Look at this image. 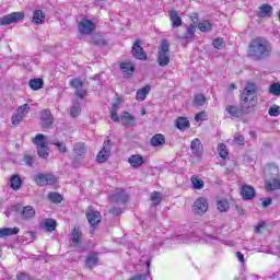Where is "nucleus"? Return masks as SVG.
<instances>
[{
  "label": "nucleus",
  "mask_w": 280,
  "mask_h": 280,
  "mask_svg": "<svg viewBox=\"0 0 280 280\" xmlns=\"http://www.w3.org/2000/svg\"><path fill=\"white\" fill-rule=\"evenodd\" d=\"M119 103H114L112 106L110 119L112 121H119V116L117 115V108Z\"/></svg>",
  "instance_id": "obj_43"
},
{
  "label": "nucleus",
  "mask_w": 280,
  "mask_h": 280,
  "mask_svg": "<svg viewBox=\"0 0 280 280\" xmlns=\"http://www.w3.org/2000/svg\"><path fill=\"white\" fill-rule=\"evenodd\" d=\"M247 54L255 62H261V60L270 58L272 45L264 37H256L249 43Z\"/></svg>",
  "instance_id": "obj_2"
},
{
  "label": "nucleus",
  "mask_w": 280,
  "mask_h": 280,
  "mask_svg": "<svg viewBox=\"0 0 280 280\" xmlns=\"http://www.w3.org/2000/svg\"><path fill=\"white\" fill-rule=\"evenodd\" d=\"M16 279L18 280H32V278L30 277V275H27L26 272H20L16 275Z\"/></svg>",
  "instance_id": "obj_53"
},
{
  "label": "nucleus",
  "mask_w": 280,
  "mask_h": 280,
  "mask_svg": "<svg viewBox=\"0 0 280 280\" xmlns=\"http://www.w3.org/2000/svg\"><path fill=\"white\" fill-rule=\"evenodd\" d=\"M56 226H57V223H56V220H54V219H46L43 222V228L48 233H51L52 231H56Z\"/></svg>",
  "instance_id": "obj_28"
},
{
  "label": "nucleus",
  "mask_w": 280,
  "mask_h": 280,
  "mask_svg": "<svg viewBox=\"0 0 280 280\" xmlns=\"http://www.w3.org/2000/svg\"><path fill=\"white\" fill-rule=\"evenodd\" d=\"M190 36H194L196 34V25L194 24H190L188 27H187V31H186Z\"/></svg>",
  "instance_id": "obj_56"
},
{
  "label": "nucleus",
  "mask_w": 280,
  "mask_h": 280,
  "mask_svg": "<svg viewBox=\"0 0 280 280\" xmlns=\"http://www.w3.org/2000/svg\"><path fill=\"white\" fill-rule=\"evenodd\" d=\"M170 21L173 28L180 27V25H183V19H180V15H178V11L176 10L170 11Z\"/></svg>",
  "instance_id": "obj_19"
},
{
  "label": "nucleus",
  "mask_w": 280,
  "mask_h": 280,
  "mask_svg": "<svg viewBox=\"0 0 280 280\" xmlns=\"http://www.w3.org/2000/svg\"><path fill=\"white\" fill-rule=\"evenodd\" d=\"M234 142H236L237 145H244V143H245L244 136H235L234 137Z\"/></svg>",
  "instance_id": "obj_54"
},
{
  "label": "nucleus",
  "mask_w": 280,
  "mask_h": 280,
  "mask_svg": "<svg viewBox=\"0 0 280 280\" xmlns=\"http://www.w3.org/2000/svg\"><path fill=\"white\" fill-rule=\"evenodd\" d=\"M128 163L132 167H141L143 165V156H141V155H131L128 159Z\"/></svg>",
  "instance_id": "obj_25"
},
{
  "label": "nucleus",
  "mask_w": 280,
  "mask_h": 280,
  "mask_svg": "<svg viewBox=\"0 0 280 280\" xmlns=\"http://www.w3.org/2000/svg\"><path fill=\"white\" fill-rule=\"evenodd\" d=\"M241 196L243 200H253V198H255V188H253V186L243 185Z\"/></svg>",
  "instance_id": "obj_16"
},
{
  "label": "nucleus",
  "mask_w": 280,
  "mask_h": 280,
  "mask_svg": "<svg viewBox=\"0 0 280 280\" xmlns=\"http://www.w3.org/2000/svg\"><path fill=\"white\" fill-rule=\"evenodd\" d=\"M79 32L80 34H84L85 36H89L90 34H93L95 32V24L91 20H82L79 22Z\"/></svg>",
  "instance_id": "obj_9"
},
{
  "label": "nucleus",
  "mask_w": 280,
  "mask_h": 280,
  "mask_svg": "<svg viewBox=\"0 0 280 280\" xmlns=\"http://www.w3.org/2000/svg\"><path fill=\"white\" fill-rule=\"evenodd\" d=\"M131 54L137 60H148V55L143 51V47H141V40L136 39L132 45Z\"/></svg>",
  "instance_id": "obj_10"
},
{
  "label": "nucleus",
  "mask_w": 280,
  "mask_h": 280,
  "mask_svg": "<svg viewBox=\"0 0 280 280\" xmlns=\"http://www.w3.org/2000/svg\"><path fill=\"white\" fill-rule=\"evenodd\" d=\"M189 126V120L187 118L178 117L176 119V128H178V130H187Z\"/></svg>",
  "instance_id": "obj_30"
},
{
  "label": "nucleus",
  "mask_w": 280,
  "mask_h": 280,
  "mask_svg": "<svg viewBox=\"0 0 280 280\" xmlns=\"http://www.w3.org/2000/svg\"><path fill=\"white\" fill-rule=\"evenodd\" d=\"M151 200L153 202V207H156L158 205H161V201L163 200L161 198V192L151 194Z\"/></svg>",
  "instance_id": "obj_47"
},
{
  "label": "nucleus",
  "mask_w": 280,
  "mask_h": 280,
  "mask_svg": "<svg viewBox=\"0 0 280 280\" xmlns=\"http://www.w3.org/2000/svg\"><path fill=\"white\" fill-rule=\"evenodd\" d=\"M120 121H121V124H122V126H124L125 128H132V126L136 125V122H135V116H131V114L128 113V112H125V113L121 115Z\"/></svg>",
  "instance_id": "obj_18"
},
{
  "label": "nucleus",
  "mask_w": 280,
  "mask_h": 280,
  "mask_svg": "<svg viewBox=\"0 0 280 280\" xmlns=\"http://www.w3.org/2000/svg\"><path fill=\"white\" fill-rule=\"evenodd\" d=\"M70 86L74 89L75 95L80 97V100L84 98V95H86V89H84V82H82L80 79H72L70 81Z\"/></svg>",
  "instance_id": "obj_11"
},
{
  "label": "nucleus",
  "mask_w": 280,
  "mask_h": 280,
  "mask_svg": "<svg viewBox=\"0 0 280 280\" xmlns=\"http://www.w3.org/2000/svg\"><path fill=\"white\" fill-rule=\"evenodd\" d=\"M82 108L80 103H74L70 109L71 117H78L81 113Z\"/></svg>",
  "instance_id": "obj_42"
},
{
  "label": "nucleus",
  "mask_w": 280,
  "mask_h": 280,
  "mask_svg": "<svg viewBox=\"0 0 280 280\" xmlns=\"http://www.w3.org/2000/svg\"><path fill=\"white\" fill-rule=\"evenodd\" d=\"M113 148V143H110V139L108 137L104 140L103 148L98 152L96 156L97 163H106L110 158V150Z\"/></svg>",
  "instance_id": "obj_5"
},
{
  "label": "nucleus",
  "mask_w": 280,
  "mask_h": 280,
  "mask_svg": "<svg viewBox=\"0 0 280 280\" xmlns=\"http://www.w3.org/2000/svg\"><path fill=\"white\" fill-rule=\"evenodd\" d=\"M33 143L37 145V154L39 159H47L49 156V143L43 133H37L33 139Z\"/></svg>",
  "instance_id": "obj_3"
},
{
  "label": "nucleus",
  "mask_w": 280,
  "mask_h": 280,
  "mask_svg": "<svg viewBox=\"0 0 280 280\" xmlns=\"http://www.w3.org/2000/svg\"><path fill=\"white\" fill-rule=\"evenodd\" d=\"M36 215V210H34V207L26 206L22 210V218L23 220H32Z\"/></svg>",
  "instance_id": "obj_23"
},
{
  "label": "nucleus",
  "mask_w": 280,
  "mask_h": 280,
  "mask_svg": "<svg viewBox=\"0 0 280 280\" xmlns=\"http://www.w3.org/2000/svg\"><path fill=\"white\" fill-rule=\"evenodd\" d=\"M257 106V86L255 83H247L241 95V108L235 105H228L225 110L234 119L242 117V114L252 113Z\"/></svg>",
  "instance_id": "obj_1"
},
{
  "label": "nucleus",
  "mask_w": 280,
  "mask_h": 280,
  "mask_svg": "<svg viewBox=\"0 0 280 280\" xmlns=\"http://www.w3.org/2000/svg\"><path fill=\"white\" fill-rule=\"evenodd\" d=\"M28 86L32 91H40L45 86V81L40 78L31 79L28 81Z\"/></svg>",
  "instance_id": "obj_20"
},
{
  "label": "nucleus",
  "mask_w": 280,
  "mask_h": 280,
  "mask_svg": "<svg viewBox=\"0 0 280 280\" xmlns=\"http://www.w3.org/2000/svg\"><path fill=\"white\" fill-rule=\"evenodd\" d=\"M261 229H264V223H259L255 226V233H261Z\"/></svg>",
  "instance_id": "obj_60"
},
{
  "label": "nucleus",
  "mask_w": 280,
  "mask_h": 280,
  "mask_svg": "<svg viewBox=\"0 0 280 280\" xmlns=\"http://www.w3.org/2000/svg\"><path fill=\"white\" fill-rule=\"evenodd\" d=\"M191 185L195 189H203L205 188V182L197 176H192L190 178Z\"/></svg>",
  "instance_id": "obj_35"
},
{
  "label": "nucleus",
  "mask_w": 280,
  "mask_h": 280,
  "mask_svg": "<svg viewBox=\"0 0 280 280\" xmlns=\"http://www.w3.org/2000/svg\"><path fill=\"white\" fill-rule=\"evenodd\" d=\"M159 67H167L170 65V43L167 39H162L160 50L158 51Z\"/></svg>",
  "instance_id": "obj_4"
},
{
  "label": "nucleus",
  "mask_w": 280,
  "mask_h": 280,
  "mask_svg": "<svg viewBox=\"0 0 280 280\" xmlns=\"http://www.w3.org/2000/svg\"><path fill=\"white\" fill-rule=\"evenodd\" d=\"M236 209H237L240 215H244V213H246V211L244 209L240 208L238 206H236Z\"/></svg>",
  "instance_id": "obj_63"
},
{
  "label": "nucleus",
  "mask_w": 280,
  "mask_h": 280,
  "mask_svg": "<svg viewBox=\"0 0 280 280\" xmlns=\"http://www.w3.org/2000/svg\"><path fill=\"white\" fill-rule=\"evenodd\" d=\"M207 209H209V202L205 197H199L192 205V213L195 215H205Z\"/></svg>",
  "instance_id": "obj_6"
},
{
  "label": "nucleus",
  "mask_w": 280,
  "mask_h": 280,
  "mask_svg": "<svg viewBox=\"0 0 280 280\" xmlns=\"http://www.w3.org/2000/svg\"><path fill=\"white\" fill-rule=\"evenodd\" d=\"M82 240V232L74 228L70 234V242L74 248H80V241Z\"/></svg>",
  "instance_id": "obj_17"
},
{
  "label": "nucleus",
  "mask_w": 280,
  "mask_h": 280,
  "mask_svg": "<svg viewBox=\"0 0 280 280\" xmlns=\"http://www.w3.org/2000/svg\"><path fill=\"white\" fill-rule=\"evenodd\" d=\"M86 218L91 226H96V224L102 222V214L100 211L93 210L91 208L86 211Z\"/></svg>",
  "instance_id": "obj_13"
},
{
  "label": "nucleus",
  "mask_w": 280,
  "mask_h": 280,
  "mask_svg": "<svg viewBox=\"0 0 280 280\" xmlns=\"http://www.w3.org/2000/svg\"><path fill=\"white\" fill-rule=\"evenodd\" d=\"M190 150H191V154H194V156H202V154L205 152V147L202 145V142L200 141V139L195 138L190 142Z\"/></svg>",
  "instance_id": "obj_14"
},
{
  "label": "nucleus",
  "mask_w": 280,
  "mask_h": 280,
  "mask_svg": "<svg viewBox=\"0 0 280 280\" xmlns=\"http://www.w3.org/2000/svg\"><path fill=\"white\" fill-rule=\"evenodd\" d=\"M270 170H271V172H273V175H275V176H278V174H279V168H277L275 165H271V166H270Z\"/></svg>",
  "instance_id": "obj_61"
},
{
  "label": "nucleus",
  "mask_w": 280,
  "mask_h": 280,
  "mask_svg": "<svg viewBox=\"0 0 280 280\" xmlns=\"http://www.w3.org/2000/svg\"><path fill=\"white\" fill-rule=\"evenodd\" d=\"M217 207L221 213H225L231 208V203H229V200L222 199L217 202Z\"/></svg>",
  "instance_id": "obj_33"
},
{
  "label": "nucleus",
  "mask_w": 280,
  "mask_h": 280,
  "mask_svg": "<svg viewBox=\"0 0 280 280\" xmlns=\"http://www.w3.org/2000/svg\"><path fill=\"white\" fill-rule=\"evenodd\" d=\"M45 22V13H43V10H36L33 13V23L35 25H42V23Z\"/></svg>",
  "instance_id": "obj_27"
},
{
  "label": "nucleus",
  "mask_w": 280,
  "mask_h": 280,
  "mask_svg": "<svg viewBox=\"0 0 280 280\" xmlns=\"http://www.w3.org/2000/svg\"><path fill=\"white\" fill-rule=\"evenodd\" d=\"M42 127L51 128L54 126V117L51 116V112L49 109L42 110L40 116Z\"/></svg>",
  "instance_id": "obj_15"
},
{
  "label": "nucleus",
  "mask_w": 280,
  "mask_h": 280,
  "mask_svg": "<svg viewBox=\"0 0 280 280\" xmlns=\"http://www.w3.org/2000/svg\"><path fill=\"white\" fill-rule=\"evenodd\" d=\"M270 14H272V7L269 4H265L260 8L258 16L260 18L270 16Z\"/></svg>",
  "instance_id": "obj_36"
},
{
  "label": "nucleus",
  "mask_w": 280,
  "mask_h": 280,
  "mask_svg": "<svg viewBox=\"0 0 280 280\" xmlns=\"http://www.w3.org/2000/svg\"><path fill=\"white\" fill-rule=\"evenodd\" d=\"M235 89H237V85H235V83H231V84L229 85V90H230V91H235Z\"/></svg>",
  "instance_id": "obj_64"
},
{
  "label": "nucleus",
  "mask_w": 280,
  "mask_h": 280,
  "mask_svg": "<svg viewBox=\"0 0 280 280\" xmlns=\"http://www.w3.org/2000/svg\"><path fill=\"white\" fill-rule=\"evenodd\" d=\"M109 213H112V215H121V210L119 208H112Z\"/></svg>",
  "instance_id": "obj_57"
},
{
  "label": "nucleus",
  "mask_w": 280,
  "mask_h": 280,
  "mask_svg": "<svg viewBox=\"0 0 280 280\" xmlns=\"http://www.w3.org/2000/svg\"><path fill=\"white\" fill-rule=\"evenodd\" d=\"M120 69L122 73H126L127 78H130L135 73V63L130 61H125L120 63Z\"/></svg>",
  "instance_id": "obj_21"
},
{
  "label": "nucleus",
  "mask_w": 280,
  "mask_h": 280,
  "mask_svg": "<svg viewBox=\"0 0 280 280\" xmlns=\"http://www.w3.org/2000/svg\"><path fill=\"white\" fill-rule=\"evenodd\" d=\"M205 102H207V97H205V94H197L194 98L195 106H205Z\"/></svg>",
  "instance_id": "obj_41"
},
{
  "label": "nucleus",
  "mask_w": 280,
  "mask_h": 280,
  "mask_svg": "<svg viewBox=\"0 0 280 280\" xmlns=\"http://www.w3.org/2000/svg\"><path fill=\"white\" fill-rule=\"evenodd\" d=\"M11 188L14 189V191H19L21 189V185H23V182L21 180V176L13 175L10 180Z\"/></svg>",
  "instance_id": "obj_29"
},
{
  "label": "nucleus",
  "mask_w": 280,
  "mask_h": 280,
  "mask_svg": "<svg viewBox=\"0 0 280 280\" xmlns=\"http://www.w3.org/2000/svg\"><path fill=\"white\" fill-rule=\"evenodd\" d=\"M270 205H272V199L271 198H265L262 200V209H268V207H270Z\"/></svg>",
  "instance_id": "obj_55"
},
{
  "label": "nucleus",
  "mask_w": 280,
  "mask_h": 280,
  "mask_svg": "<svg viewBox=\"0 0 280 280\" xmlns=\"http://www.w3.org/2000/svg\"><path fill=\"white\" fill-rule=\"evenodd\" d=\"M191 21H192V25H198V13H194L190 16Z\"/></svg>",
  "instance_id": "obj_58"
},
{
  "label": "nucleus",
  "mask_w": 280,
  "mask_h": 280,
  "mask_svg": "<svg viewBox=\"0 0 280 280\" xmlns=\"http://www.w3.org/2000/svg\"><path fill=\"white\" fill-rule=\"evenodd\" d=\"M110 198L113 202H116L117 205H126L128 202V194L120 188L116 189V191L110 195Z\"/></svg>",
  "instance_id": "obj_12"
},
{
  "label": "nucleus",
  "mask_w": 280,
  "mask_h": 280,
  "mask_svg": "<svg viewBox=\"0 0 280 280\" xmlns=\"http://www.w3.org/2000/svg\"><path fill=\"white\" fill-rule=\"evenodd\" d=\"M200 32H211L213 30V24L209 21H202L198 24Z\"/></svg>",
  "instance_id": "obj_38"
},
{
  "label": "nucleus",
  "mask_w": 280,
  "mask_h": 280,
  "mask_svg": "<svg viewBox=\"0 0 280 280\" xmlns=\"http://www.w3.org/2000/svg\"><path fill=\"white\" fill-rule=\"evenodd\" d=\"M48 199L50 200V202L58 205V203L62 202V195H60L58 192H50L48 195Z\"/></svg>",
  "instance_id": "obj_40"
},
{
  "label": "nucleus",
  "mask_w": 280,
  "mask_h": 280,
  "mask_svg": "<svg viewBox=\"0 0 280 280\" xmlns=\"http://www.w3.org/2000/svg\"><path fill=\"white\" fill-rule=\"evenodd\" d=\"M236 257H237L238 261H241V264H244V254L237 252Z\"/></svg>",
  "instance_id": "obj_59"
},
{
  "label": "nucleus",
  "mask_w": 280,
  "mask_h": 280,
  "mask_svg": "<svg viewBox=\"0 0 280 280\" xmlns=\"http://www.w3.org/2000/svg\"><path fill=\"white\" fill-rule=\"evenodd\" d=\"M150 85H147L140 90L137 91L136 98L139 100L140 102H143L145 97H148V94L150 93Z\"/></svg>",
  "instance_id": "obj_31"
},
{
  "label": "nucleus",
  "mask_w": 280,
  "mask_h": 280,
  "mask_svg": "<svg viewBox=\"0 0 280 280\" xmlns=\"http://www.w3.org/2000/svg\"><path fill=\"white\" fill-rule=\"evenodd\" d=\"M266 189L267 191L280 189V180L278 178H273L271 182L266 183Z\"/></svg>",
  "instance_id": "obj_34"
},
{
  "label": "nucleus",
  "mask_w": 280,
  "mask_h": 280,
  "mask_svg": "<svg viewBox=\"0 0 280 280\" xmlns=\"http://www.w3.org/2000/svg\"><path fill=\"white\" fill-rule=\"evenodd\" d=\"M269 92L271 93V95L279 96L280 95V83H272L269 86Z\"/></svg>",
  "instance_id": "obj_46"
},
{
  "label": "nucleus",
  "mask_w": 280,
  "mask_h": 280,
  "mask_svg": "<svg viewBox=\"0 0 280 280\" xmlns=\"http://www.w3.org/2000/svg\"><path fill=\"white\" fill-rule=\"evenodd\" d=\"M270 117H279L280 115V106L279 105H271L268 110Z\"/></svg>",
  "instance_id": "obj_45"
},
{
  "label": "nucleus",
  "mask_w": 280,
  "mask_h": 280,
  "mask_svg": "<svg viewBox=\"0 0 280 280\" xmlns=\"http://www.w3.org/2000/svg\"><path fill=\"white\" fill-rule=\"evenodd\" d=\"M34 180L36 185H38L39 187H45L47 185H56L57 179H56V176L52 174L39 173L35 175Z\"/></svg>",
  "instance_id": "obj_7"
},
{
  "label": "nucleus",
  "mask_w": 280,
  "mask_h": 280,
  "mask_svg": "<svg viewBox=\"0 0 280 280\" xmlns=\"http://www.w3.org/2000/svg\"><path fill=\"white\" fill-rule=\"evenodd\" d=\"M97 261H98L97 254H90L86 257L85 264L88 268H95V266H97Z\"/></svg>",
  "instance_id": "obj_32"
},
{
  "label": "nucleus",
  "mask_w": 280,
  "mask_h": 280,
  "mask_svg": "<svg viewBox=\"0 0 280 280\" xmlns=\"http://www.w3.org/2000/svg\"><path fill=\"white\" fill-rule=\"evenodd\" d=\"M212 45L215 49H224L225 47L224 39L220 37L213 39Z\"/></svg>",
  "instance_id": "obj_48"
},
{
  "label": "nucleus",
  "mask_w": 280,
  "mask_h": 280,
  "mask_svg": "<svg viewBox=\"0 0 280 280\" xmlns=\"http://www.w3.org/2000/svg\"><path fill=\"white\" fill-rule=\"evenodd\" d=\"M23 19H25V13L13 12L0 18V25H12V23H19V21H23Z\"/></svg>",
  "instance_id": "obj_8"
},
{
  "label": "nucleus",
  "mask_w": 280,
  "mask_h": 280,
  "mask_svg": "<svg viewBox=\"0 0 280 280\" xmlns=\"http://www.w3.org/2000/svg\"><path fill=\"white\" fill-rule=\"evenodd\" d=\"M150 144L153 148H159V145L165 144V136H163L161 133H156L155 136H153L151 138Z\"/></svg>",
  "instance_id": "obj_22"
},
{
  "label": "nucleus",
  "mask_w": 280,
  "mask_h": 280,
  "mask_svg": "<svg viewBox=\"0 0 280 280\" xmlns=\"http://www.w3.org/2000/svg\"><path fill=\"white\" fill-rule=\"evenodd\" d=\"M21 230L19 228L0 229V237H8L10 235H18Z\"/></svg>",
  "instance_id": "obj_26"
},
{
  "label": "nucleus",
  "mask_w": 280,
  "mask_h": 280,
  "mask_svg": "<svg viewBox=\"0 0 280 280\" xmlns=\"http://www.w3.org/2000/svg\"><path fill=\"white\" fill-rule=\"evenodd\" d=\"M23 163L26 167H34V163H36V155L30 152H25L23 156Z\"/></svg>",
  "instance_id": "obj_24"
},
{
  "label": "nucleus",
  "mask_w": 280,
  "mask_h": 280,
  "mask_svg": "<svg viewBox=\"0 0 280 280\" xmlns=\"http://www.w3.org/2000/svg\"><path fill=\"white\" fill-rule=\"evenodd\" d=\"M18 113H20V115H27V113H30V104H23L22 106H20L18 108Z\"/></svg>",
  "instance_id": "obj_50"
},
{
  "label": "nucleus",
  "mask_w": 280,
  "mask_h": 280,
  "mask_svg": "<svg viewBox=\"0 0 280 280\" xmlns=\"http://www.w3.org/2000/svg\"><path fill=\"white\" fill-rule=\"evenodd\" d=\"M73 150H74L75 154H79V156H82V154H84V152H86V147L82 142H77L73 145Z\"/></svg>",
  "instance_id": "obj_39"
},
{
  "label": "nucleus",
  "mask_w": 280,
  "mask_h": 280,
  "mask_svg": "<svg viewBox=\"0 0 280 280\" xmlns=\"http://www.w3.org/2000/svg\"><path fill=\"white\" fill-rule=\"evenodd\" d=\"M54 145H57L58 151L61 154H65L67 152V144H65V142H55Z\"/></svg>",
  "instance_id": "obj_51"
},
{
  "label": "nucleus",
  "mask_w": 280,
  "mask_h": 280,
  "mask_svg": "<svg viewBox=\"0 0 280 280\" xmlns=\"http://www.w3.org/2000/svg\"><path fill=\"white\" fill-rule=\"evenodd\" d=\"M196 121H205L207 119V113L200 112L195 116Z\"/></svg>",
  "instance_id": "obj_52"
},
{
  "label": "nucleus",
  "mask_w": 280,
  "mask_h": 280,
  "mask_svg": "<svg viewBox=\"0 0 280 280\" xmlns=\"http://www.w3.org/2000/svg\"><path fill=\"white\" fill-rule=\"evenodd\" d=\"M194 36L189 35V33L186 32V34L184 35V40H186L187 43H189L190 39H192Z\"/></svg>",
  "instance_id": "obj_62"
},
{
  "label": "nucleus",
  "mask_w": 280,
  "mask_h": 280,
  "mask_svg": "<svg viewBox=\"0 0 280 280\" xmlns=\"http://www.w3.org/2000/svg\"><path fill=\"white\" fill-rule=\"evenodd\" d=\"M92 45H96L97 47H105L106 39L100 35H94L91 40Z\"/></svg>",
  "instance_id": "obj_37"
},
{
  "label": "nucleus",
  "mask_w": 280,
  "mask_h": 280,
  "mask_svg": "<svg viewBox=\"0 0 280 280\" xmlns=\"http://www.w3.org/2000/svg\"><path fill=\"white\" fill-rule=\"evenodd\" d=\"M23 114H20L19 112H16V114H14L12 116V124L13 126H19L21 124V121H23Z\"/></svg>",
  "instance_id": "obj_49"
},
{
  "label": "nucleus",
  "mask_w": 280,
  "mask_h": 280,
  "mask_svg": "<svg viewBox=\"0 0 280 280\" xmlns=\"http://www.w3.org/2000/svg\"><path fill=\"white\" fill-rule=\"evenodd\" d=\"M218 150H219V156H221V159H226V156H229V151L226 150V144L220 143L218 145Z\"/></svg>",
  "instance_id": "obj_44"
}]
</instances>
